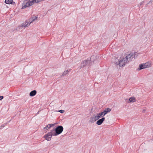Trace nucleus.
<instances>
[{
  "label": "nucleus",
  "instance_id": "nucleus-1",
  "mask_svg": "<svg viewBox=\"0 0 153 153\" xmlns=\"http://www.w3.org/2000/svg\"><path fill=\"white\" fill-rule=\"evenodd\" d=\"M111 110L109 108H106L104 109L102 112L99 113L96 115H94V116L90 118L89 122L93 123L98 120L99 118L104 116L106 114L111 111Z\"/></svg>",
  "mask_w": 153,
  "mask_h": 153
},
{
  "label": "nucleus",
  "instance_id": "nucleus-2",
  "mask_svg": "<svg viewBox=\"0 0 153 153\" xmlns=\"http://www.w3.org/2000/svg\"><path fill=\"white\" fill-rule=\"evenodd\" d=\"M151 65V63L150 62H147L140 64L137 68L139 71L142 69L150 67Z\"/></svg>",
  "mask_w": 153,
  "mask_h": 153
},
{
  "label": "nucleus",
  "instance_id": "nucleus-3",
  "mask_svg": "<svg viewBox=\"0 0 153 153\" xmlns=\"http://www.w3.org/2000/svg\"><path fill=\"white\" fill-rule=\"evenodd\" d=\"M32 5L31 0H25L22 4V9H24Z\"/></svg>",
  "mask_w": 153,
  "mask_h": 153
},
{
  "label": "nucleus",
  "instance_id": "nucleus-4",
  "mask_svg": "<svg viewBox=\"0 0 153 153\" xmlns=\"http://www.w3.org/2000/svg\"><path fill=\"white\" fill-rule=\"evenodd\" d=\"M63 128L62 126H58L55 129L56 133L54 134V135L56 136L61 134L63 131Z\"/></svg>",
  "mask_w": 153,
  "mask_h": 153
},
{
  "label": "nucleus",
  "instance_id": "nucleus-5",
  "mask_svg": "<svg viewBox=\"0 0 153 153\" xmlns=\"http://www.w3.org/2000/svg\"><path fill=\"white\" fill-rule=\"evenodd\" d=\"M127 60L125 59V58H123V59H121L119 62V66L120 67H122L124 66L126 63L127 62Z\"/></svg>",
  "mask_w": 153,
  "mask_h": 153
},
{
  "label": "nucleus",
  "instance_id": "nucleus-6",
  "mask_svg": "<svg viewBox=\"0 0 153 153\" xmlns=\"http://www.w3.org/2000/svg\"><path fill=\"white\" fill-rule=\"evenodd\" d=\"M52 136V133L51 132L48 133L44 137L48 141H50L51 139Z\"/></svg>",
  "mask_w": 153,
  "mask_h": 153
},
{
  "label": "nucleus",
  "instance_id": "nucleus-7",
  "mask_svg": "<svg viewBox=\"0 0 153 153\" xmlns=\"http://www.w3.org/2000/svg\"><path fill=\"white\" fill-rule=\"evenodd\" d=\"M105 120V118L104 117H102L101 119H99L97 121L96 124L98 125H101L104 121Z\"/></svg>",
  "mask_w": 153,
  "mask_h": 153
},
{
  "label": "nucleus",
  "instance_id": "nucleus-8",
  "mask_svg": "<svg viewBox=\"0 0 153 153\" xmlns=\"http://www.w3.org/2000/svg\"><path fill=\"white\" fill-rule=\"evenodd\" d=\"M132 52H130L125 58V59L127 60L130 59L131 58H132Z\"/></svg>",
  "mask_w": 153,
  "mask_h": 153
},
{
  "label": "nucleus",
  "instance_id": "nucleus-9",
  "mask_svg": "<svg viewBox=\"0 0 153 153\" xmlns=\"http://www.w3.org/2000/svg\"><path fill=\"white\" fill-rule=\"evenodd\" d=\"M54 126V124H50L47 125L44 128L45 130H48L52 126Z\"/></svg>",
  "mask_w": 153,
  "mask_h": 153
},
{
  "label": "nucleus",
  "instance_id": "nucleus-10",
  "mask_svg": "<svg viewBox=\"0 0 153 153\" xmlns=\"http://www.w3.org/2000/svg\"><path fill=\"white\" fill-rule=\"evenodd\" d=\"M31 22H30L26 21L23 25V26L25 27H26L29 26L31 23Z\"/></svg>",
  "mask_w": 153,
  "mask_h": 153
},
{
  "label": "nucleus",
  "instance_id": "nucleus-11",
  "mask_svg": "<svg viewBox=\"0 0 153 153\" xmlns=\"http://www.w3.org/2000/svg\"><path fill=\"white\" fill-rule=\"evenodd\" d=\"M36 93V90H33L31 91L30 94V96H33L35 95Z\"/></svg>",
  "mask_w": 153,
  "mask_h": 153
},
{
  "label": "nucleus",
  "instance_id": "nucleus-12",
  "mask_svg": "<svg viewBox=\"0 0 153 153\" xmlns=\"http://www.w3.org/2000/svg\"><path fill=\"white\" fill-rule=\"evenodd\" d=\"M13 0H5V2L7 4H12Z\"/></svg>",
  "mask_w": 153,
  "mask_h": 153
},
{
  "label": "nucleus",
  "instance_id": "nucleus-13",
  "mask_svg": "<svg viewBox=\"0 0 153 153\" xmlns=\"http://www.w3.org/2000/svg\"><path fill=\"white\" fill-rule=\"evenodd\" d=\"M129 102H134L135 101L136 99L134 97H132L130 98L129 99Z\"/></svg>",
  "mask_w": 153,
  "mask_h": 153
},
{
  "label": "nucleus",
  "instance_id": "nucleus-14",
  "mask_svg": "<svg viewBox=\"0 0 153 153\" xmlns=\"http://www.w3.org/2000/svg\"><path fill=\"white\" fill-rule=\"evenodd\" d=\"M132 54L133 55H132V58H137L138 55V53L137 52H134L133 53L132 52Z\"/></svg>",
  "mask_w": 153,
  "mask_h": 153
},
{
  "label": "nucleus",
  "instance_id": "nucleus-15",
  "mask_svg": "<svg viewBox=\"0 0 153 153\" xmlns=\"http://www.w3.org/2000/svg\"><path fill=\"white\" fill-rule=\"evenodd\" d=\"M37 18V17L36 16H33L30 19V22L31 23L35 20H36Z\"/></svg>",
  "mask_w": 153,
  "mask_h": 153
},
{
  "label": "nucleus",
  "instance_id": "nucleus-16",
  "mask_svg": "<svg viewBox=\"0 0 153 153\" xmlns=\"http://www.w3.org/2000/svg\"><path fill=\"white\" fill-rule=\"evenodd\" d=\"M44 0H35L36 3H39L40 2L43 1Z\"/></svg>",
  "mask_w": 153,
  "mask_h": 153
},
{
  "label": "nucleus",
  "instance_id": "nucleus-17",
  "mask_svg": "<svg viewBox=\"0 0 153 153\" xmlns=\"http://www.w3.org/2000/svg\"><path fill=\"white\" fill-rule=\"evenodd\" d=\"M69 71H68V70H66V71H65L64 72L63 74H64V75H66V74H67L69 72Z\"/></svg>",
  "mask_w": 153,
  "mask_h": 153
},
{
  "label": "nucleus",
  "instance_id": "nucleus-18",
  "mask_svg": "<svg viewBox=\"0 0 153 153\" xmlns=\"http://www.w3.org/2000/svg\"><path fill=\"white\" fill-rule=\"evenodd\" d=\"M32 4L33 5V4L35 3V0H31Z\"/></svg>",
  "mask_w": 153,
  "mask_h": 153
},
{
  "label": "nucleus",
  "instance_id": "nucleus-19",
  "mask_svg": "<svg viewBox=\"0 0 153 153\" xmlns=\"http://www.w3.org/2000/svg\"><path fill=\"white\" fill-rule=\"evenodd\" d=\"M59 112L61 113H63L64 112V111L63 110H60L59 111Z\"/></svg>",
  "mask_w": 153,
  "mask_h": 153
},
{
  "label": "nucleus",
  "instance_id": "nucleus-20",
  "mask_svg": "<svg viewBox=\"0 0 153 153\" xmlns=\"http://www.w3.org/2000/svg\"><path fill=\"white\" fill-rule=\"evenodd\" d=\"M3 98V97L2 96H1L0 97V100H2Z\"/></svg>",
  "mask_w": 153,
  "mask_h": 153
},
{
  "label": "nucleus",
  "instance_id": "nucleus-21",
  "mask_svg": "<svg viewBox=\"0 0 153 153\" xmlns=\"http://www.w3.org/2000/svg\"><path fill=\"white\" fill-rule=\"evenodd\" d=\"M85 62V63H86V62Z\"/></svg>",
  "mask_w": 153,
  "mask_h": 153
}]
</instances>
